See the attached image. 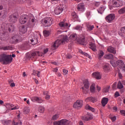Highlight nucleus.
<instances>
[{"label":"nucleus","instance_id":"1","mask_svg":"<svg viewBox=\"0 0 125 125\" xmlns=\"http://www.w3.org/2000/svg\"><path fill=\"white\" fill-rule=\"evenodd\" d=\"M66 42H68V37L67 36H63L62 40L58 39L55 42L51 49L52 50H55L56 48H58V46H59L60 44H64Z\"/></svg>","mask_w":125,"mask_h":125},{"label":"nucleus","instance_id":"2","mask_svg":"<svg viewBox=\"0 0 125 125\" xmlns=\"http://www.w3.org/2000/svg\"><path fill=\"white\" fill-rule=\"evenodd\" d=\"M13 59L10 55L3 54L0 57V62H2V64L6 65L12 62Z\"/></svg>","mask_w":125,"mask_h":125},{"label":"nucleus","instance_id":"3","mask_svg":"<svg viewBox=\"0 0 125 125\" xmlns=\"http://www.w3.org/2000/svg\"><path fill=\"white\" fill-rule=\"evenodd\" d=\"M42 56V52L36 51L31 53L30 54L27 56V58L29 60L36 61L38 59V57Z\"/></svg>","mask_w":125,"mask_h":125},{"label":"nucleus","instance_id":"4","mask_svg":"<svg viewBox=\"0 0 125 125\" xmlns=\"http://www.w3.org/2000/svg\"><path fill=\"white\" fill-rule=\"evenodd\" d=\"M41 23L45 27H50L53 23V19L50 17L45 18L41 20Z\"/></svg>","mask_w":125,"mask_h":125},{"label":"nucleus","instance_id":"5","mask_svg":"<svg viewBox=\"0 0 125 125\" xmlns=\"http://www.w3.org/2000/svg\"><path fill=\"white\" fill-rule=\"evenodd\" d=\"M65 8L66 5H65V4H60L59 6H57L55 8L54 10V12L55 14L58 15L59 14H60V13H62L63 10Z\"/></svg>","mask_w":125,"mask_h":125},{"label":"nucleus","instance_id":"6","mask_svg":"<svg viewBox=\"0 0 125 125\" xmlns=\"http://www.w3.org/2000/svg\"><path fill=\"white\" fill-rule=\"evenodd\" d=\"M22 38L19 35H14L10 40V43H13V44H16L19 42H21Z\"/></svg>","mask_w":125,"mask_h":125},{"label":"nucleus","instance_id":"7","mask_svg":"<svg viewBox=\"0 0 125 125\" xmlns=\"http://www.w3.org/2000/svg\"><path fill=\"white\" fill-rule=\"evenodd\" d=\"M30 16L27 15H21L19 19V22L21 24H25L27 21H30Z\"/></svg>","mask_w":125,"mask_h":125},{"label":"nucleus","instance_id":"8","mask_svg":"<svg viewBox=\"0 0 125 125\" xmlns=\"http://www.w3.org/2000/svg\"><path fill=\"white\" fill-rule=\"evenodd\" d=\"M83 87H82V89L83 92L84 93H87V90L88 88H89V82H88V79H85L83 81Z\"/></svg>","mask_w":125,"mask_h":125},{"label":"nucleus","instance_id":"9","mask_svg":"<svg viewBox=\"0 0 125 125\" xmlns=\"http://www.w3.org/2000/svg\"><path fill=\"white\" fill-rule=\"evenodd\" d=\"M53 124L54 125H69V121L66 119L54 122Z\"/></svg>","mask_w":125,"mask_h":125},{"label":"nucleus","instance_id":"10","mask_svg":"<svg viewBox=\"0 0 125 125\" xmlns=\"http://www.w3.org/2000/svg\"><path fill=\"white\" fill-rule=\"evenodd\" d=\"M115 14H110L105 17V20L108 23H112L115 19Z\"/></svg>","mask_w":125,"mask_h":125},{"label":"nucleus","instance_id":"11","mask_svg":"<svg viewBox=\"0 0 125 125\" xmlns=\"http://www.w3.org/2000/svg\"><path fill=\"white\" fill-rule=\"evenodd\" d=\"M17 19H18L17 16H16L15 14H13L10 15L8 21L10 23H16V22L17 21Z\"/></svg>","mask_w":125,"mask_h":125},{"label":"nucleus","instance_id":"12","mask_svg":"<svg viewBox=\"0 0 125 125\" xmlns=\"http://www.w3.org/2000/svg\"><path fill=\"white\" fill-rule=\"evenodd\" d=\"M83 106V101H77L73 105L74 108L77 109L78 108H82Z\"/></svg>","mask_w":125,"mask_h":125},{"label":"nucleus","instance_id":"13","mask_svg":"<svg viewBox=\"0 0 125 125\" xmlns=\"http://www.w3.org/2000/svg\"><path fill=\"white\" fill-rule=\"evenodd\" d=\"M59 26L60 27L61 29L63 30V29L68 27V23L65 22V20H63L62 21H61L59 23Z\"/></svg>","mask_w":125,"mask_h":125},{"label":"nucleus","instance_id":"14","mask_svg":"<svg viewBox=\"0 0 125 125\" xmlns=\"http://www.w3.org/2000/svg\"><path fill=\"white\" fill-rule=\"evenodd\" d=\"M124 65H125V62L122 60H119L116 62V66L120 69H122Z\"/></svg>","mask_w":125,"mask_h":125},{"label":"nucleus","instance_id":"15","mask_svg":"<svg viewBox=\"0 0 125 125\" xmlns=\"http://www.w3.org/2000/svg\"><path fill=\"white\" fill-rule=\"evenodd\" d=\"M77 9L78 11L83 12L84 10V4L83 3H79L77 6Z\"/></svg>","mask_w":125,"mask_h":125},{"label":"nucleus","instance_id":"16","mask_svg":"<svg viewBox=\"0 0 125 125\" xmlns=\"http://www.w3.org/2000/svg\"><path fill=\"white\" fill-rule=\"evenodd\" d=\"M112 4L113 7H120L121 6L120 1L118 0H113Z\"/></svg>","mask_w":125,"mask_h":125},{"label":"nucleus","instance_id":"17","mask_svg":"<svg viewBox=\"0 0 125 125\" xmlns=\"http://www.w3.org/2000/svg\"><path fill=\"white\" fill-rule=\"evenodd\" d=\"M109 101V99L107 98H103L102 100V104L103 107H105L106 105V104L108 103V101Z\"/></svg>","mask_w":125,"mask_h":125},{"label":"nucleus","instance_id":"18","mask_svg":"<svg viewBox=\"0 0 125 125\" xmlns=\"http://www.w3.org/2000/svg\"><path fill=\"white\" fill-rule=\"evenodd\" d=\"M92 76L93 78H95L96 80H100L101 79V76L99 72H94L92 73Z\"/></svg>","mask_w":125,"mask_h":125},{"label":"nucleus","instance_id":"19","mask_svg":"<svg viewBox=\"0 0 125 125\" xmlns=\"http://www.w3.org/2000/svg\"><path fill=\"white\" fill-rule=\"evenodd\" d=\"M7 29L9 32H13L14 31V25L10 23L7 24Z\"/></svg>","mask_w":125,"mask_h":125},{"label":"nucleus","instance_id":"20","mask_svg":"<svg viewBox=\"0 0 125 125\" xmlns=\"http://www.w3.org/2000/svg\"><path fill=\"white\" fill-rule=\"evenodd\" d=\"M85 101L86 102H88V101H90L91 102H93V103H94V102L96 101V98H95V97H89L85 99Z\"/></svg>","mask_w":125,"mask_h":125},{"label":"nucleus","instance_id":"21","mask_svg":"<svg viewBox=\"0 0 125 125\" xmlns=\"http://www.w3.org/2000/svg\"><path fill=\"white\" fill-rule=\"evenodd\" d=\"M107 50V51H108V52H110V53H113V54H116V50L114 47L112 46L108 47Z\"/></svg>","mask_w":125,"mask_h":125},{"label":"nucleus","instance_id":"22","mask_svg":"<svg viewBox=\"0 0 125 125\" xmlns=\"http://www.w3.org/2000/svg\"><path fill=\"white\" fill-rule=\"evenodd\" d=\"M90 48L93 50V51H96V45L93 42H90L89 44Z\"/></svg>","mask_w":125,"mask_h":125},{"label":"nucleus","instance_id":"23","mask_svg":"<svg viewBox=\"0 0 125 125\" xmlns=\"http://www.w3.org/2000/svg\"><path fill=\"white\" fill-rule=\"evenodd\" d=\"M20 32L22 33V34H25L26 32H27V27H25V26L22 25L20 28Z\"/></svg>","mask_w":125,"mask_h":125},{"label":"nucleus","instance_id":"24","mask_svg":"<svg viewBox=\"0 0 125 125\" xmlns=\"http://www.w3.org/2000/svg\"><path fill=\"white\" fill-rule=\"evenodd\" d=\"M104 59H113L114 58V56L111 54H107L104 56Z\"/></svg>","mask_w":125,"mask_h":125},{"label":"nucleus","instance_id":"25","mask_svg":"<svg viewBox=\"0 0 125 125\" xmlns=\"http://www.w3.org/2000/svg\"><path fill=\"white\" fill-rule=\"evenodd\" d=\"M78 42L82 45H84V43H85V38L83 37L82 38H80L78 40Z\"/></svg>","mask_w":125,"mask_h":125},{"label":"nucleus","instance_id":"26","mask_svg":"<svg viewBox=\"0 0 125 125\" xmlns=\"http://www.w3.org/2000/svg\"><path fill=\"white\" fill-rule=\"evenodd\" d=\"M31 42V44L35 45L38 43V38H32L31 40H30Z\"/></svg>","mask_w":125,"mask_h":125},{"label":"nucleus","instance_id":"27","mask_svg":"<svg viewBox=\"0 0 125 125\" xmlns=\"http://www.w3.org/2000/svg\"><path fill=\"white\" fill-rule=\"evenodd\" d=\"M86 26L87 31H92V30L94 29V25H90L88 24H87Z\"/></svg>","mask_w":125,"mask_h":125},{"label":"nucleus","instance_id":"28","mask_svg":"<svg viewBox=\"0 0 125 125\" xmlns=\"http://www.w3.org/2000/svg\"><path fill=\"white\" fill-rule=\"evenodd\" d=\"M103 69L104 70V72H108L109 70H110V65L106 64L104 65L103 67Z\"/></svg>","mask_w":125,"mask_h":125},{"label":"nucleus","instance_id":"29","mask_svg":"<svg viewBox=\"0 0 125 125\" xmlns=\"http://www.w3.org/2000/svg\"><path fill=\"white\" fill-rule=\"evenodd\" d=\"M16 120H17V118L13 120L12 125H19L20 124V125H22V122L18 121V122H16Z\"/></svg>","mask_w":125,"mask_h":125},{"label":"nucleus","instance_id":"30","mask_svg":"<svg viewBox=\"0 0 125 125\" xmlns=\"http://www.w3.org/2000/svg\"><path fill=\"white\" fill-rule=\"evenodd\" d=\"M2 123L3 125H10L11 124V120H3Z\"/></svg>","mask_w":125,"mask_h":125},{"label":"nucleus","instance_id":"31","mask_svg":"<svg viewBox=\"0 0 125 125\" xmlns=\"http://www.w3.org/2000/svg\"><path fill=\"white\" fill-rule=\"evenodd\" d=\"M104 52H103V51L102 50H100L99 52V54H98V59H100L101 58H102V57H103V56H104Z\"/></svg>","mask_w":125,"mask_h":125},{"label":"nucleus","instance_id":"32","mask_svg":"<svg viewBox=\"0 0 125 125\" xmlns=\"http://www.w3.org/2000/svg\"><path fill=\"white\" fill-rule=\"evenodd\" d=\"M30 112V108L28 106H26L23 109V113L24 114H29Z\"/></svg>","mask_w":125,"mask_h":125},{"label":"nucleus","instance_id":"33","mask_svg":"<svg viewBox=\"0 0 125 125\" xmlns=\"http://www.w3.org/2000/svg\"><path fill=\"white\" fill-rule=\"evenodd\" d=\"M86 110H90V111H91V112H95V109L94 108L89 106V105H86L85 106Z\"/></svg>","mask_w":125,"mask_h":125},{"label":"nucleus","instance_id":"34","mask_svg":"<svg viewBox=\"0 0 125 125\" xmlns=\"http://www.w3.org/2000/svg\"><path fill=\"white\" fill-rule=\"evenodd\" d=\"M70 39L72 40V41H76L77 39L78 38V36L76 34H72L70 36Z\"/></svg>","mask_w":125,"mask_h":125},{"label":"nucleus","instance_id":"35","mask_svg":"<svg viewBox=\"0 0 125 125\" xmlns=\"http://www.w3.org/2000/svg\"><path fill=\"white\" fill-rule=\"evenodd\" d=\"M117 88H119V89H122V88H124V85L121 81H119L118 83Z\"/></svg>","mask_w":125,"mask_h":125},{"label":"nucleus","instance_id":"36","mask_svg":"<svg viewBox=\"0 0 125 125\" xmlns=\"http://www.w3.org/2000/svg\"><path fill=\"white\" fill-rule=\"evenodd\" d=\"M71 16L73 18V19H75V20H77L78 18V16H77V14L76 12H73L71 13Z\"/></svg>","mask_w":125,"mask_h":125},{"label":"nucleus","instance_id":"37","mask_svg":"<svg viewBox=\"0 0 125 125\" xmlns=\"http://www.w3.org/2000/svg\"><path fill=\"white\" fill-rule=\"evenodd\" d=\"M38 111L40 113H44V107H43V106H40L39 108H38Z\"/></svg>","mask_w":125,"mask_h":125},{"label":"nucleus","instance_id":"38","mask_svg":"<svg viewBox=\"0 0 125 125\" xmlns=\"http://www.w3.org/2000/svg\"><path fill=\"white\" fill-rule=\"evenodd\" d=\"M43 33L44 37H48V36L50 35V32H49V31H47V30H44Z\"/></svg>","mask_w":125,"mask_h":125},{"label":"nucleus","instance_id":"39","mask_svg":"<svg viewBox=\"0 0 125 125\" xmlns=\"http://www.w3.org/2000/svg\"><path fill=\"white\" fill-rule=\"evenodd\" d=\"M83 26L80 25H78L75 27V30H77L78 31H83Z\"/></svg>","mask_w":125,"mask_h":125},{"label":"nucleus","instance_id":"40","mask_svg":"<svg viewBox=\"0 0 125 125\" xmlns=\"http://www.w3.org/2000/svg\"><path fill=\"white\" fill-rule=\"evenodd\" d=\"M118 13H119V14H124V13H125V7H123L120 9L118 11Z\"/></svg>","mask_w":125,"mask_h":125},{"label":"nucleus","instance_id":"41","mask_svg":"<svg viewBox=\"0 0 125 125\" xmlns=\"http://www.w3.org/2000/svg\"><path fill=\"white\" fill-rule=\"evenodd\" d=\"M90 91L92 93H94V92H95V86L94 85L92 84L90 86Z\"/></svg>","mask_w":125,"mask_h":125},{"label":"nucleus","instance_id":"42","mask_svg":"<svg viewBox=\"0 0 125 125\" xmlns=\"http://www.w3.org/2000/svg\"><path fill=\"white\" fill-rule=\"evenodd\" d=\"M104 8L103 7H101L99 9H98V12L100 13V14H102V13L104 11Z\"/></svg>","mask_w":125,"mask_h":125},{"label":"nucleus","instance_id":"43","mask_svg":"<svg viewBox=\"0 0 125 125\" xmlns=\"http://www.w3.org/2000/svg\"><path fill=\"white\" fill-rule=\"evenodd\" d=\"M59 118V116H58V115L55 114L52 117V120H53V121H55L57 120V119H58Z\"/></svg>","mask_w":125,"mask_h":125},{"label":"nucleus","instance_id":"44","mask_svg":"<svg viewBox=\"0 0 125 125\" xmlns=\"http://www.w3.org/2000/svg\"><path fill=\"white\" fill-rule=\"evenodd\" d=\"M6 107V108L10 109V108H13V107H14V105L10 104H7Z\"/></svg>","mask_w":125,"mask_h":125},{"label":"nucleus","instance_id":"45","mask_svg":"<svg viewBox=\"0 0 125 125\" xmlns=\"http://www.w3.org/2000/svg\"><path fill=\"white\" fill-rule=\"evenodd\" d=\"M109 89H110V86H107L104 89V91L106 93V92H109Z\"/></svg>","mask_w":125,"mask_h":125},{"label":"nucleus","instance_id":"46","mask_svg":"<svg viewBox=\"0 0 125 125\" xmlns=\"http://www.w3.org/2000/svg\"><path fill=\"white\" fill-rule=\"evenodd\" d=\"M38 98H39V97H32L31 98V101H32V102H36V101L37 102Z\"/></svg>","mask_w":125,"mask_h":125},{"label":"nucleus","instance_id":"47","mask_svg":"<svg viewBox=\"0 0 125 125\" xmlns=\"http://www.w3.org/2000/svg\"><path fill=\"white\" fill-rule=\"evenodd\" d=\"M110 63L111 65H112V66H113V67H117V62L115 63V62L114 61H110Z\"/></svg>","mask_w":125,"mask_h":125},{"label":"nucleus","instance_id":"48","mask_svg":"<svg viewBox=\"0 0 125 125\" xmlns=\"http://www.w3.org/2000/svg\"><path fill=\"white\" fill-rule=\"evenodd\" d=\"M10 48H11L10 46H7L2 47V49H3V50H9Z\"/></svg>","mask_w":125,"mask_h":125},{"label":"nucleus","instance_id":"49","mask_svg":"<svg viewBox=\"0 0 125 125\" xmlns=\"http://www.w3.org/2000/svg\"><path fill=\"white\" fill-rule=\"evenodd\" d=\"M109 118L111 119L112 122H115V121L117 120V117L116 116H113V117L109 116Z\"/></svg>","mask_w":125,"mask_h":125},{"label":"nucleus","instance_id":"50","mask_svg":"<svg viewBox=\"0 0 125 125\" xmlns=\"http://www.w3.org/2000/svg\"><path fill=\"white\" fill-rule=\"evenodd\" d=\"M86 117L87 119H88V121H90V120H92V117L89 114H86Z\"/></svg>","mask_w":125,"mask_h":125},{"label":"nucleus","instance_id":"51","mask_svg":"<svg viewBox=\"0 0 125 125\" xmlns=\"http://www.w3.org/2000/svg\"><path fill=\"white\" fill-rule=\"evenodd\" d=\"M82 120H83V121H88V119H87V117H86V115L83 116L82 117Z\"/></svg>","mask_w":125,"mask_h":125},{"label":"nucleus","instance_id":"52","mask_svg":"<svg viewBox=\"0 0 125 125\" xmlns=\"http://www.w3.org/2000/svg\"><path fill=\"white\" fill-rule=\"evenodd\" d=\"M120 113H121V114L122 116H125V110H121L120 111Z\"/></svg>","mask_w":125,"mask_h":125},{"label":"nucleus","instance_id":"53","mask_svg":"<svg viewBox=\"0 0 125 125\" xmlns=\"http://www.w3.org/2000/svg\"><path fill=\"white\" fill-rule=\"evenodd\" d=\"M116 86H117V82H115L112 85L113 89H116Z\"/></svg>","mask_w":125,"mask_h":125},{"label":"nucleus","instance_id":"54","mask_svg":"<svg viewBox=\"0 0 125 125\" xmlns=\"http://www.w3.org/2000/svg\"><path fill=\"white\" fill-rule=\"evenodd\" d=\"M114 96L116 98L119 97V96H120V93H119V92L116 91L114 94Z\"/></svg>","mask_w":125,"mask_h":125},{"label":"nucleus","instance_id":"55","mask_svg":"<svg viewBox=\"0 0 125 125\" xmlns=\"http://www.w3.org/2000/svg\"><path fill=\"white\" fill-rule=\"evenodd\" d=\"M62 72L63 73V75H67L68 74V70L65 69H63Z\"/></svg>","mask_w":125,"mask_h":125},{"label":"nucleus","instance_id":"56","mask_svg":"<svg viewBox=\"0 0 125 125\" xmlns=\"http://www.w3.org/2000/svg\"><path fill=\"white\" fill-rule=\"evenodd\" d=\"M38 103H42L43 102V101L42 100L40 99V98L38 97V99H37V102Z\"/></svg>","mask_w":125,"mask_h":125},{"label":"nucleus","instance_id":"57","mask_svg":"<svg viewBox=\"0 0 125 125\" xmlns=\"http://www.w3.org/2000/svg\"><path fill=\"white\" fill-rule=\"evenodd\" d=\"M66 58L67 59H71V58H73V56H72L70 54H68L66 56Z\"/></svg>","mask_w":125,"mask_h":125},{"label":"nucleus","instance_id":"58","mask_svg":"<svg viewBox=\"0 0 125 125\" xmlns=\"http://www.w3.org/2000/svg\"><path fill=\"white\" fill-rule=\"evenodd\" d=\"M19 108V106H15L14 107L11 108V110H18V108Z\"/></svg>","mask_w":125,"mask_h":125},{"label":"nucleus","instance_id":"59","mask_svg":"<svg viewBox=\"0 0 125 125\" xmlns=\"http://www.w3.org/2000/svg\"><path fill=\"white\" fill-rule=\"evenodd\" d=\"M48 52V48H46L45 49H44L43 50V54H45Z\"/></svg>","mask_w":125,"mask_h":125},{"label":"nucleus","instance_id":"60","mask_svg":"<svg viewBox=\"0 0 125 125\" xmlns=\"http://www.w3.org/2000/svg\"><path fill=\"white\" fill-rule=\"evenodd\" d=\"M96 87H97V90H98V91L99 92V91L101 90V87L99 86L98 85H97Z\"/></svg>","mask_w":125,"mask_h":125},{"label":"nucleus","instance_id":"61","mask_svg":"<svg viewBox=\"0 0 125 125\" xmlns=\"http://www.w3.org/2000/svg\"><path fill=\"white\" fill-rule=\"evenodd\" d=\"M45 99H46L47 100H48V99H49L50 98V96L47 95L45 97Z\"/></svg>","mask_w":125,"mask_h":125},{"label":"nucleus","instance_id":"62","mask_svg":"<svg viewBox=\"0 0 125 125\" xmlns=\"http://www.w3.org/2000/svg\"><path fill=\"white\" fill-rule=\"evenodd\" d=\"M118 76H119V79H122V78H123V75H122V73H120V72H119L118 73Z\"/></svg>","mask_w":125,"mask_h":125},{"label":"nucleus","instance_id":"63","mask_svg":"<svg viewBox=\"0 0 125 125\" xmlns=\"http://www.w3.org/2000/svg\"><path fill=\"white\" fill-rule=\"evenodd\" d=\"M10 85L11 87H14V86H15V83H12Z\"/></svg>","mask_w":125,"mask_h":125},{"label":"nucleus","instance_id":"64","mask_svg":"<svg viewBox=\"0 0 125 125\" xmlns=\"http://www.w3.org/2000/svg\"><path fill=\"white\" fill-rule=\"evenodd\" d=\"M121 69H122L123 71H124V72H125V64H124Z\"/></svg>","mask_w":125,"mask_h":125}]
</instances>
